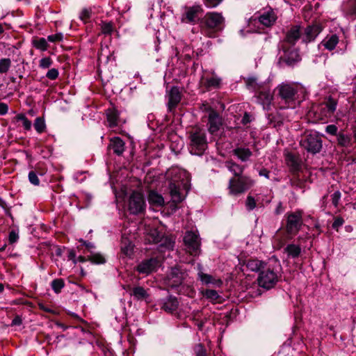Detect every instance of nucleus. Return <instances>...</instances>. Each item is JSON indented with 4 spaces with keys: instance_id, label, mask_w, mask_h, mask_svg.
<instances>
[{
    "instance_id": "1",
    "label": "nucleus",
    "mask_w": 356,
    "mask_h": 356,
    "mask_svg": "<svg viewBox=\"0 0 356 356\" xmlns=\"http://www.w3.org/2000/svg\"><path fill=\"white\" fill-rule=\"evenodd\" d=\"M134 202V193L129 194L128 197L124 200L122 213L124 218L123 229L122 231L121 252L124 256L123 259H131L134 255V234L132 229V221L134 219V211L132 203Z\"/></svg>"
},
{
    "instance_id": "2",
    "label": "nucleus",
    "mask_w": 356,
    "mask_h": 356,
    "mask_svg": "<svg viewBox=\"0 0 356 356\" xmlns=\"http://www.w3.org/2000/svg\"><path fill=\"white\" fill-rule=\"evenodd\" d=\"M302 225V213L300 211L291 212L287 214L286 231V234H277L275 241L278 248H282L288 240H290L298 234Z\"/></svg>"
},
{
    "instance_id": "3",
    "label": "nucleus",
    "mask_w": 356,
    "mask_h": 356,
    "mask_svg": "<svg viewBox=\"0 0 356 356\" xmlns=\"http://www.w3.org/2000/svg\"><path fill=\"white\" fill-rule=\"evenodd\" d=\"M207 148L206 134L204 129L193 128L189 133V150L195 155H202Z\"/></svg>"
},
{
    "instance_id": "4",
    "label": "nucleus",
    "mask_w": 356,
    "mask_h": 356,
    "mask_svg": "<svg viewBox=\"0 0 356 356\" xmlns=\"http://www.w3.org/2000/svg\"><path fill=\"white\" fill-rule=\"evenodd\" d=\"M276 90L279 97L286 103L293 106L296 99L298 98V93H302L304 88L298 83H282L279 85Z\"/></svg>"
},
{
    "instance_id": "5",
    "label": "nucleus",
    "mask_w": 356,
    "mask_h": 356,
    "mask_svg": "<svg viewBox=\"0 0 356 356\" xmlns=\"http://www.w3.org/2000/svg\"><path fill=\"white\" fill-rule=\"evenodd\" d=\"M254 184V181L248 176L232 177L229 180L228 189L232 195H238L245 193Z\"/></svg>"
},
{
    "instance_id": "6",
    "label": "nucleus",
    "mask_w": 356,
    "mask_h": 356,
    "mask_svg": "<svg viewBox=\"0 0 356 356\" xmlns=\"http://www.w3.org/2000/svg\"><path fill=\"white\" fill-rule=\"evenodd\" d=\"M300 145L308 152L316 154L322 148V140L316 132L305 133L300 142Z\"/></svg>"
},
{
    "instance_id": "7",
    "label": "nucleus",
    "mask_w": 356,
    "mask_h": 356,
    "mask_svg": "<svg viewBox=\"0 0 356 356\" xmlns=\"http://www.w3.org/2000/svg\"><path fill=\"white\" fill-rule=\"evenodd\" d=\"M204 24L209 30L221 31L225 26V18L221 13L209 12L204 17Z\"/></svg>"
},
{
    "instance_id": "8",
    "label": "nucleus",
    "mask_w": 356,
    "mask_h": 356,
    "mask_svg": "<svg viewBox=\"0 0 356 356\" xmlns=\"http://www.w3.org/2000/svg\"><path fill=\"white\" fill-rule=\"evenodd\" d=\"M257 281L261 287L269 289L276 284L278 281V276L273 270L266 268L260 272Z\"/></svg>"
},
{
    "instance_id": "9",
    "label": "nucleus",
    "mask_w": 356,
    "mask_h": 356,
    "mask_svg": "<svg viewBox=\"0 0 356 356\" xmlns=\"http://www.w3.org/2000/svg\"><path fill=\"white\" fill-rule=\"evenodd\" d=\"M184 241L191 255L195 256L200 253V239L198 234L192 231L187 232Z\"/></svg>"
},
{
    "instance_id": "10",
    "label": "nucleus",
    "mask_w": 356,
    "mask_h": 356,
    "mask_svg": "<svg viewBox=\"0 0 356 356\" xmlns=\"http://www.w3.org/2000/svg\"><path fill=\"white\" fill-rule=\"evenodd\" d=\"M280 59L288 65H292L298 61L300 55L298 48L296 46H282Z\"/></svg>"
},
{
    "instance_id": "11",
    "label": "nucleus",
    "mask_w": 356,
    "mask_h": 356,
    "mask_svg": "<svg viewBox=\"0 0 356 356\" xmlns=\"http://www.w3.org/2000/svg\"><path fill=\"white\" fill-rule=\"evenodd\" d=\"M257 19L261 25L266 27H271L275 24L277 15L273 8H268L261 10L259 13Z\"/></svg>"
},
{
    "instance_id": "12",
    "label": "nucleus",
    "mask_w": 356,
    "mask_h": 356,
    "mask_svg": "<svg viewBox=\"0 0 356 356\" xmlns=\"http://www.w3.org/2000/svg\"><path fill=\"white\" fill-rule=\"evenodd\" d=\"M185 278V273L179 268L174 267L170 269L165 278V283L168 286L176 287L179 286Z\"/></svg>"
},
{
    "instance_id": "13",
    "label": "nucleus",
    "mask_w": 356,
    "mask_h": 356,
    "mask_svg": "<svg viewBox=\"0 0 356 356\" xmlns=\"http://www.w3.org/2000/svg\"><path fill=\"white\" fill-rule=\"evenodd\" d=\"M161 260L158 258H150L144 260L137 267V270L142 274L149 275L156 271L161 266Z\"/></svg>"
},
{
    "instance_id": "14",
    "label": "nucleus",
    "mask_w": 356,
    "mask_h": 356,
    "mask_svg": "<svg viewBox=\"0 0 356 356\" xmlns=\"http://www.w3.org/2000/svg\"><path fill=\"white\" fill-rule=\"evenodd\" d=\"M208 120V130L211 134H213L216 133L222 126V118L217 112L211 109L209 111Z\"/></svg>"
},
{
    "instance_id": "15",
    "label": "nucleus",
    "mask_w": 356,
    "mask_h": 356,
    "mask_svg": "<svg viewBox=\"0 0 356 356\" xmlns=\"http://www.w3.org/2000/svg\"><path fill=\"white\" fill-rule=\"evenodd\" d=\"M168 110L170 111H172L174 108L177 107V106L181 99V95L179 88L176 86H173L172 88H171V89L169 90L168 93Z\"/></svg>"
},
{
    "instance_id": "16",
    "label": "nucleus",
    "mask_w": 356,
    "mask_h": 356,
    "mask_svg": "<svg viewBox=\"0 0 356 356\" xmlns=\"http://www.w3.org/2000/svg\"><path fill=\"white\" fill-rule=\"evenodd\" d=\"M337 102L332 98H329L325 102L321 105V111L322 113L321 119L330 118L337 108Z\"/></svg>"
},
{
    "instance_id": "17",
    "label": "nucleus",
    "mask_w": 356,
    "mask_h": 356,
    "mask_svg": "<svg viewBox=\"0 0 356 356\" xmlns=\"http://www.w3.org/2000/svg\"><path fill=\"white\" fill-rule=\"evenodd\" d=\"M320 32L321 28L318 25L309 26L305 29V32L302 35V41L305 43L312 42Z\"/></svg>"
},
{
    "instance_id": "18",
    "label": "nucleus",
    "mask_w": 356,
    "mask_h": 356,
    "mask_svg": "<svg viewBox=\"0 0 356 356\" xmlns=\"http://www.w3.org/2000/svg\"><path fill=\"white\" fill-rule=\"evenodd\" d=\"M199 11V6L186 7L181 19V22L184 23L195 22Z\"/></svg>"
},
{
    "instance_id": "19",
    "label": "nucleus",
    "mask_w": 356,
    "mask_h": 356,
    "mask_svg": "<svg viewBox=\"0 0 356 356\" xmlns=\"http://www.w3.org/2000/svg\"><path fill=\"white\" fill-rule=\"evenodd\" d=\"M285 160L290 170L293 172H298L300 169V160L295 154L288 152L285 154Z\"/></svg>"
},
{
    "instance_id": "20",
    "label": "nucleus",
    "mask_w": 356,
    "mask_h": 356,
    "mask_svg": "<svg viewBox=\"0 0 356 356\" xmlns=\"http://www.w3.org/2000/svg\"><path fill=\"white\" fill-rule=\"evenodd\" d=\"M106 114L109 127H116L120 120L118 111L115 107L111 106L106 111Z\"/></svg>"
},
{
    "instance_id": "21",
    "label": "nucleus",
    "mask_w": 356,
    "mask_h": 356,
    "mask_svg": "<svg viewBox=\"0 0 356 356\" xmlns=\"http://www.w3.org/2000/svg\"><path fill=\"white\" fill-rule=\"evenodd\" d=\"M198 277L202 284L206 285H213L215 286H220L222 284V282L220 279L216 278L211 275L204 273L202 272H200L198 273Z\"/></svg>"
},
{
    "instance_id": "22",
    "label": "nucleus",
    "mask_w": 356,
    "mask_h": 356,
    "mask_svg": "<svg viewBox=\"0 0 356 356\" xmlns=\"http://www.w3.org/2000/svg\"><path fill=\"white\" fill-rule=\"evenodd\" d=\"M257 99L263 105L264 108L268 110L273 100V95L269 90H262L258 94Z\"/></svg>"
},
{
    "instance_id": "23",
    "label": "nucleus",
    "mask_w": 356,
    "mask_h": 356,
    "mask_svg": "<svg viewBox=\"0 0 356 356\" xmlns=\"http://www.w3.org/2000/svg\"><path fill=\"white\" fill-rule=\"evenodd\" d=\"M225 165L234 175L233 177L243 175L245 166L241 165L232 160L225 161Z\"/></svg>"
},
{
    "instance_id": "24",
    "label": "nucleus",
    "mask_w": 356,
    "mask_h": 356,
    "mask_svg": "<svg viewBox=\"0 0 356 356\" xmlns=\"http://www.w3.org/2000/svg\"><path fill=\"white\" fill-rule=\"evenodd\" d=\"M233 154L243 162H245L252 155V152L248 148L236 147L232 151Z\"/></svg>"
},
{
    "instance_id": "25",
    "label": "nucleus",
    "mask_w": 356,
    "mask_h": 356,
    "mask_svg": "<svg viewBox=\"0 0 356 356\" xmlns=\"http://www.w3.org/2000/svg\"><path fill=\"white\" fill-rule=\"evenodd\" d=\"M108 147L110 149H113L115 154L120 155L124 152V143L121 138L115 137L111 140Z\"/></svg>"
},
{
    "instance_id": "26",
    "label": "nucleus",
    "mask_w": 356,
    "mask_h": 356,
    "mask_svg": "<svg viewBox=\"0 0 356 356\" xmlns=\"http://www.w3.org/2000/svg\"><path fill=\"white\" fill-rule=\"evenodd\" d=\"M170 193L172 200L175 204L180 203L184 197L179 192V187L175 183H170L169 185Z\"/></svg>"
},
{
    "instance_id": "27",
    "label": "nucleus",
    "mask_w": 356,
    "mask_h": 356,
    "mask_svg": "<svg viewBox=\"0 0 356 356\" xmlns=\"http://www.w3.org/2000/svg\"><path fill=\"white\" fill-rule=\"evenodd\" d=\"M302 37L300 26L296 25L291 27L286 33V40L289 42H296L298 38Z\"/></svg>"
},
{
    "instance_id": "28",
    "label": "nucleus",
    "mask_w": 356,
    "mask_h": 356,
    "mask_svg": "<svg viewBox=\"0 0 356 356\" xmlns=\"http://www.w3.org/2000/svg\"><path fill=\"white\" fill-rule=\"evenodd\" d=\"M149 202L155 207H161L164 204V199L159 193L151 191L149 194Z\"/></svg>"
},
{
    "instance_id": "29",
    "label": "nucleus",
    "mask_w": 356,
    "mask_h": 356,
    "mask_svg": "<svg viewBox=\"0 0 356 356\" xmlns=\"http://www.w3.org/2000/svg\"><path fill=\"white\" fill-rule=\"evenodd\" d=\"M265 264L258 259H249L247 261V268L252 271H259L264 269Z\"/></svg>"
},
{
    "instance_id": "30",
    "label": "nucleus",
    "mask_w": 356,
    "mask_h": 356,
    "mask_svg": "<svg viewBox=\"0 0 356 356\" xmlns=\"http://www.w3.org/2000/svg\"><path fill=\"white\" fill-rule=\"evenodd\" d=\"M284 251L287 253L289 257L296 258L300 254L301 248L298 245L289 244L284 248Z\"/></svg>"
},
{
    "instance_id": "31",
    "label": "nucleus",
    "mask_w": 356,
    "mask_h": 356,
    "mask_svg": "<svg viewBox=\"0 0 356 356\" xmlns=\"http://www.w3.org/2000/svg\"><path fill=\"white\" fill-rule=\"evenodd\" d=\"M178 306V302L175 298H169L164 303L162 308L167 312H174Z\"/></svg>"
},
{
    "instance_id": "32",
    "label": "nucleus",
    "mask_w": 356,
    "mask_h": 356,
    "mask_svg": "<svg viewBox=\"0 0 356 356\" xmlns=\"http://www.w3.org/2000/svg\"><path fill=\"white\" fill-rule=\"evenodd\" d=\"M15 122H21L25 130L29 131L31 129L32 123L24 114H17L13 120Z\"/></svg>"
},
{
    "instance_id": "33",
    "label": "nucleus",
    "mask_w": 356,
    "mask_h": 356,
    "mask_svg": "<svg viewBox=\"0 0 356 356\" xmlns=\"http://www.w3.org/2000/svg\"><path fill=\"white\" fill-rule=\"evenodd\" d=\"M11 60L10 58L0 59V74H7L11 67Z\"/></svg>"
},
{
    "instance_id": "34",
    "label": "nucleus",
    "mask_w": 356,
    "mask_h": 356,
    "mask_svg": "<svg viewBox=\"0 0 356 356\" xmlns=\"http://www.w3.org/2000/svg\"><path fill=\"white\" fill-rule=\"evenodd\" d=\"M33 126L38 134L43 133L46 129L44 120L41 118H37L35 119Z\"/></svg>"
},
{
    "instance_id": "35",
    "label": "nucleus",
    "mask_w": 356,
    "mask_h": 356,
    "mask_svg": "<svg viewBox=\"0 0 356 356\" xmlns=\"http://www.w3.org/2000/svg\"><path fill=\"white\" fill-rule=\"evenodd\" d=\"M338 144L343 147H349L351 145V138L350 136L340 134L337 137Z\"/></svg>"
},
{
    "instance_id": "36",
    "label": "nucleus",
    "mask_w": 356,
    "mask_h": 356,
    "mask_svg": "<svg viewBox=\"0 0 356 356\" xmlns=\"http://www.w3.org/2000/svg\"><path fill=\"white\" fill-rule=\"evenodd\" d=\"M51 286L54 292L58 293L65 286L64 281L62 279H55L51 282Z\"/></svg>"
},
{
    "instance_id": "37",
    "label": "nucleus",
    "mask_w": 356,
    "mask_h": 356,
    "mask_svg": "<svg viewBox=\"0 0 356 356\" xmlns=\"http://www.w3.org/2000/svg\"><path fill=\"white\" fill-rule=\"evenodd\" d=\"M101 30L102 33L110 35L113 31V24L111 22H102Z\"/></svg>"
},
{
    "instance_id": "38",
    "label": "nucleus",
    "mask_w": 356,
    "mask_h": 356,
    "mask_svg": "<svg viewBox=\"0 0 356 356\" xmlns=\"http://www.w3.org/2000/svg\"><path fill=\"white\" fill-rule=\"evenodd\" d=\"M220 79L216 76H212L207 79L206 86L208 88H218L220 84Z\"/></svg>"
},
{
    "instance_id": "39",
    "label": "nucleus",
    "mask_w": 356,
    "mask_h": 356,
    "mask_svg": "<svg viewBox=\"0 0 356 356\" xmlns=\"http://www.w3.org/2000/svg\"><path fill=\"white\" fill-rule=\"evenodd\" d=\"M203 295L208 299L211 300H217L219 296L216 291L213 289H207L203 292Z\"/></svg>"
},
{
    "instance_id": "40",
    "label": "nucleus",
    "mask_w": 356,
    "mask_h": 356,
    "mask_svg": "<svg viewBox=\"0 0 356 356\" xmlns=\"http://www.w3.org/2000/svg\"><path fill=\"white\" fill-rule=\"evenodd\" d=\"M63 35L61 33H57L48 36L47 40L49 42H60L63 41Z\"/></svg>"
},
{
    "instance_id": "41",
    "label": "nucleus",
    "mask_w": 356,
    "mask_h": 356,
    "mask_svg": "<svg viewBox=\"0 0 356 356\" xmlns=\"http://www.w3.org/2000/svg\"><path fill=\"white\" fill-rule=\"evenodd\" d=\"M89 260L94 264H100L105 262L104 257L100 254H95L89 257Z\"/></svg>"
},
{
    "instance_id": "42",
    "label": "nucleus",
    "mask_w": 356,
    "mask_h": 356,
    "mask_svg": "<svg viewBox=\"0 0 356 356\" xmlns=\"http://www.w3.org/2000/svg\"><path fill=\"white\" fill-rule=\"evenodd\" d=\"M108 46H102L99 54V59H106L108 60L110 55L108 53Z\"/></svg>"
},
{
    "instance_id": "43",
    "label": "nucleus",
    "mask_w": 356,
    "mask_h": 356,
    "mask_svg": "<svg viewBox=\"0 0 356 356\" xmlns=\"http://www.w3.org/2000/svg\"><path fill=\"white\" fill-rule=\"evenodd\" d=\"M29 180L32 184L35 186H38L40 184V180L38 177V175L34 171H31L29 173Z\"/></svg>"
},
{
    "instance_id": "44",
    "label": "nucleus",
    "mask_w": 356,
    "mask_h": 356,
    "mask_svg": "<svg viewBox=\"0 0 356 356\" xmlns=\"http://www.w3.org/2000/svg\"><path fill=\"white\" fill-rule=\"evenodd\" d=\"M135 297L145 298L147 297V291L142 287H135Z\"/></svg>"
},
{
    "instance_id": "45",
    "label": "nucleus",
    "mask_w": 356,
    "mask_h": 356,
    "mask_svg": "<svg viewBox=\"0 0 356 356\" xmlns=\"http://www.w3.org/2000/svg\"><path fill=\"white\" fill-rule=\"evenodd\" d=\"M222 0H203L204 4L208 8H215L218 6Z\"/></svg>"
},
{
    "instance_id": "46",
    "label": "nucleus",
    "mask_w": 356,
    "mask_h": 356,
    "mask_svg": "<svg viewBox=\"0 0 356 356\" xmlns=\"http://www.w3.org/2000/svg\"><path fill=\"white\" fill-rule=\"evenodd\" d=\"M91 10L88 8H84L81 10L80 13V19L83 21L88 20L91 15Z\"/></svg>"
},
{
    "instance_id": "47",
    "label": "nucleus",
    "mask_w": 356,
    "mask_h": 356,
    "mask_svg": "<svg viewBox=\"0 0 356 356\" xmlns=\"http://www.w3.org/2000/svg\"><path fill=\"white\" fill-rule=\"evenodd\" d=\"M195 353L196 356H205L206 350L202 344H197L195 347Z\"/></svg>"
},
{
    "instance_id": "48",
    "label": "nucleus",
    "mask_w": 356,
    "mask_h": 356,
    "mask_svg": "<svg viewBox=\"0 0 356 356\" xmlns=\"http://www.w3.org/2000/svg\"><path fill=\"white\" fill-rule=\"evenodd\" d=\"M58 70L52 68L47 72L46 76L51 80H55L58 76Z\"/></svg>"
},
{
    "instance_id": "49",
    "label": "nucleus",
    "mask_w": 356,
    "mask_h": 356,
    "mask_svg": "<svg viewBox=\"0 0 356 356\" xmlns=\"http://www.w3.org/2000/svg\"><path fill=\"white\" fill-rule=\"evenodd\" d=\"M246 207L248 210H252L256 207V202L252 196H248L246 200Z\"/></svg>"
},
{
    "instance_id": "50",
    "label": "nucleus",
    "mask_w": 356,
    "mask_h": 356,
    "mask_svg": "<svg viewBox=\"0 0 356 356\" xmlns=\"http://www.w3.org/2000/svg\"><path fill=\"white\" fill-rule=\"evenodd\" d=\"M340 199H341V193L339 191H335L332 195V202L335 207H337L338 206Z\"/></svg>"
},
{
    "instance_id": "51",
    "label": "nucleus",
    "mask_w": 356,
    "mask_h": 356,
    "mask_svg": "<svg viewBox=\"0 0 356 356\" xmlns=\"http://www.w3.org/2000/svg\"><path fill=\"white\" fill-rule=\"evenodd\" d=\"M52 63V60L49 57H45L40 60V66L42 68H47L50 67Z\"/></svg>"
},
{
    "instance_id": "52",
    "label": "nucleus",
    "mask_w": 356,
    "mask_h": 356,
    "mask_svg": "<svg viewBox=\"0 0 356 356\" xmlns=\"http://www.w3.org/2000/svg\"><path fill=\"white\" fill-rule=\"evenodd\" d=\"M344 222V220L341 217H337L334 218V220L332 223V228L334 229H338V228L339 227H341Z\"/></svg>"
},
{
    "instance_id": "53",
    "label": "nucleus",
    "mask_w": 356,
    "mask_h": 356,
    "mask_svg": "<svg viewBox=\"0 0 356 356\" xmlns=\"http://www.w3.org/2000/svg\"><path fill=\"white\" fill-rule=\"evenodd\" d=\"M18 238H19L18 234L15 231L13 230L9 233L8 240H9L10 243H14L17 242Z\"/></svg>"
},
{
    "instance_id": "54",
    "label": "nucleus",
    "mask_w": 356,
    "mask_h": 356,
    "mask_svg": "<svg viewBox=\"0 0 356 356\" xmlns=\"http://www.w3.org/2000/svg\"><path fill=\"white\" fill-rule=\"evenodd\" d=\"M339 42V37L336 34H333L328 38L325 44H337Z\"/></svg>"
},
{
    "instance_id": "55",
    "label": "nucleus",
    "mask_w": 356,
    "mask_h": 356,
    "mask_svg": "<svg viewBox=\"0 0 356 356\" xmlns=\"http://www.w3.org/2000/svg\"><path fill=\"white\" fill-rule=\"evenodd\" d=\"M326 132L332 134L336 135L337 132V127L334 124H330L326 127Z\"/></svg>"
},
{
    "instance_id": "56",
    "label": "nucleus",
    "mask_w": 356,
    "mask_h": 356,
    "mask_svg": "<svg viewBox=\"0 0 356 356\" xmlns=\"http://www.w3.org/2000/svg\"><path fill=\"white\" fill-rule=\"evenodd\" d=\"M8 106L6 104L0 102V115H3L7 113Z\"/></svg>"
},
{
    "instance_id": "57",
    "label": "nucleus",
    "mask_w": 356,
    "mask_h": 356,
    "mask_svg": "<svg viewBox=\"0 0 356 356\" xmlns=\"http://www.w3.org/2000/svg\"><path fill=\"white\" fill-rule=\"evenodd\" d=\"M22 323V320L20 316H16L12 321L11 325H20Z\"/></svg>"
},
{
    "instance_id": "58",
    "label": "nucleus",
    "mask_w": 356,
    "mask_h": 356,
    "mask_svg": "<svg viewBox=\"0 0 356 356\" xmlns=\"http://www.w3.org/2000/svg\"><path fill=\"white\" fill-rule=\"evenodd\" d=\"M251 121L250 120V117L248 113H245L241 120V122L243 124H247L248 123H249Z\"/></svg>"
},
{
    "instance_id": "59",
    "label": "nucleus",
    "mask_w": 356,
    "mask_h": 356,
    "mask_svg": "<svg viewBox=\"0 0 356 356\" xmlns=\"http://www.w3.org/2000/svg\"><path fill=\"white\" fill-rule=\"evenodd\" d=\"M75 257H76V254H75L74 251H73V250L70 251V252L68 254V259L70 260H73L74 264L76 263V261L75 260Z\"/></svg>"
},
{
    "instance_id": "60",
    "label": "nucleus",
    "mask_w": 356,
    "mask_h": 356,
    "mask_svg": "<svg viewBox=\"0 0 356 356\" xmlns=\"http://www.w3.org/2000/svg\"><path fill=\"white\" fill-rule=\"evenodd\" d=\"M259 175L266 178L269 177V172L266 169H262L259 171Z\"/></svg>"
},
{
    "instance_id": "61",
    "label": "nucleus",
    "mask_w": 356,
    "mask_h": 356,
    "mask_svg": "<svg viewBox=\"0 0 356 356\" xmlns=\"http://www.w3.org/2000/svg\"><path fill=\"white\" fill-rule=\"evenodd\" d=\"M33 44H47L46 39L44 38H40L38 41H34Z\"/></svg>"
},
{
    "instance_id": "62",
    "label": "nucleus",
    "mask_w": 356,
    "mask_h": 356,
    "mask_svg": "<svg viewBox=\"0 0 356 356\" xmlns=\"http://www.w3.org/2000/svg\"><path fill=\"white\" fill-rule=\"evenodd\" d=\"M350 14L352 15H355L356 17V0H355L354 6L350 10Z\"/></svg>"
},
{
    "instance_id": "63",
    "label": "nucleus",
    "mask_w": 356,
    "mask_h": 356,
    "mask_svg": "<svg viewBox=\"0 0 356 356\" xmlns=\"http://www.w3.org/2000/svg\"><path fill=\"white\" fill-rule=\"evenodd\" d=\"M282 203L280 202L277 205V209H276V213H280L282 211Z\"/></svg>"
},
{
    "instance_id": "64",
    "label": "nucleus",
    "mask_w": 356,
    "mask_h": 356,
    "mask_svg": "<svg viewBox=\"0 0 356 356\" xmlns=\"http://www.w3.org/2000/svg\"><path fill=\"white\" fill-rule=\"evenodd\" d=\"M84 245L88 249L93 248L95 247L92 243L88 242H84Z\"/></svg>"
}]
</instances>
